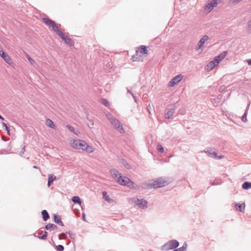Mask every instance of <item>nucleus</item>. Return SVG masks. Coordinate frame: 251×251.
<instances>
[{"label":"nucleus","mask_w":251,"mask_h":251,"mask_svg":"<svg viewBox=\"0 0 251 251\" xmlns=\"http://www.w3.org/2000/svg\"><path fill=\"white\" fill-rule=\"evenodd\" d=\"M167 182L162 178H158L155 180H150L143 184V187L144 189H150L151 188H159L163 187L167 184Z\"/></svg>","instance_id":"nucleus-1"},{"label":"nucleus","mask_w":251,"mask_h":251,"mask_svg":"<svg viewBox=\"0 0 251 251\" xmlns=\"http://www.w3.org/2000/svg\"><path fill=\"white\" fill-rule=\"evenodd\" d=\"M116 181L119 184L122 185L127 186L132 188L137 189L138 188L137 185L129 178L126 176H123L122 175H120V176L118 177V179H116Z\"/></svg>","instance_id":"nucleus-2"},{"label":"nucleus","mask_w":251,"mask_h":251,"mask_svg":"<svg viewBox=\"0 0 251 251\" xmlns=\"http://www.w3.org/2000/svg\"><path fill=\"white\" fill-rule=\"evenodd\" d=\"M43 21L49 28H51V29L54 30L56 34L60 30L59 29V26H60V25H57L53 21L48 18H43Z\"/></svg>","instance_id":"nucleus-3"},{"label":"nucleus","mask_w":251,"mask_h":251,"mask_svg":"<svg viewBox=\"0 0 251 251\" xmlns=\"http://www.w3.org/2000/svg\"><path fill=\"white\" fill-rule=\"evenodd\" d=\"M148 50L147 47L145 46H141L138 48V50H136V54L133 56L134 61H143V59L141 57H138V56H140V54H148Z\"/></svg>","instance_id":"nucleus-4"},{"label":"nucleus","mask_w":251,"mask_h":251,"mask_svg":"<svg viewBox=\"0 0 251 251\" xmlns=\"http://www.w3.org/2000/svg\"><path fill=\"white\" fill-rule=\"evenodd\" d=\"M109 120L111 125L121 133L124 132V129L120 122L116 119L114 118H109Z\"/></svg>","instance_id":"nucleus-5"},{"label":"nucleus","mask_w":251,"mask_h":251,"mask_svg":"<svg viewBox=\"0 0 251 251\" xmlns=\"http://www.w3.org/2000/svg\"><path fill=\"white\" fill-rule=\"evenodd\" d=\"M80 150L86 151L88 153H92L94 151L95 149L92 146L89 145L85 141L82 140L80 146Z\"/></svg>","instance_id":"nucleus-6"},{"label":"nucleus","mask_w":251,"mask_h":251,"mask_svg":"<svg viewBox=\"0 0 251 251\" xmlns=\"http://www.w3.org/2000/svg\"><path fill=\"white\" fill-rule=\"evenodd\" d=\"M57 34L60 36V37L63 40L64 42L69 45L70 46H72L74 45L73 41L68 36L65 35L61 30L58 31Z\"/></svg>","instance_id":"nucleus-7"},{"label":"nucleus","mask_w":251,"mask_h":251,"mask_svg":"<svg viewBox=\"0 0 251 251\" xmlns=\"http://www.w3.org/2000/svg\"><path fill=\"white\" fill-rule=\"evenodd\" d=\"M218 5L217 0H210L205 7V10L207 12H210L212 10Z\"/></svg>","instance_id":"nucleus-8"},{"label":"nucleus","mask_w":251,"mask_h":251,"mask_svg":"<svg viewBox=\"0 0 251 251\" xmlns=\"http://www.w3.org/2000/svg\"><path fill=\"white\" fill-rule=\"evenodd\" d=\"M179 245L178 242L176 240H172L167 243L164 247L167 250H171L177 247Z\"/></svg>","instance_id":"nucleus-9"},{"label":"nucleus","mask_w":251,"mask_h":251,"mask_svg":"<svg viewBox=\"0 0 251 251\" xmlns=\"http://www.w3.org/2000/svg\"><path fill=\"white\" fill-rule=\"evenodd\" d=\"M82 140L79 139H71L70 141V145L71 147L75 149L80 150V146Z\"/></svg>","instance_id":"nucleus-10"},{"label":"nucleus","mask_w":251,"mask_h":251,"mask_svg":"<svg viewBox=\"0 0 251 251\" xmlns=\"http://www.w3.org/2000/svg\"><path fill=\"white\" fill-rule=\"evenodd\" d=\"M227 51H224L222 53H221L220 54H219L218 56H216L214 60L212 61L214 63V64L216 65V66H217L219 65L220 61H221L222 59H223L227 55Z\"/></svg>","instance_id":"nucleus-11"},{"label":"nucleus","mask_w":251,"mask_h":251,"mask_svg":"<svg viewBox=\"0 0 251 251\" xmlns=\"http://www.w3.org/2000/svg\"><path fill=\"white\" fill-rule=\"evenodd\" d=\"M183 78V76L181 75H178L173 78L169 82L168 86L169 87H173L176 84L180 82Z\"/></svg>","instance_id":"nucleus-12"},{"label":"nucleus","mask_w":251,"mask_h":251,"mask_svg":"<svg viewBox=\"0 0 251 251\" xmlns=\"http://www.w3.org/2000/svg\"><path fill=\"white\" fill-rule=\"evenodd\" d=\"M209 39V37L207 35L203 36L202 38L200 40L198 44L199 49H201L203 47L205 42L207 41Z\"/></svg>","instance_id":"nucleus-13"},{"label":"nucleus","mask_w":251,"mask_h":251,"mask_svg":"<svg viewBox=\"0 0 251 251\" xmlns=\"http://www.w3.org/2000/svg\"><path fill=\"white\" fill-rule=\"evenodd\" d=\"M1 57L9 65H11L13 64V62L10 57L6 53L2 54Z\"/></svg>","instance_id":"nucleus-14"},{"label":"nucleus","mask_w":251,"mask_h":251,"mask_svg":"<svg viewBox=\"0 0 251 251\" xmlns=\"http://www.w3.org/2000/svg\"><path fill=\"white\" fill-rule=\"evenodd\" d=\"M136 204L141 208H145L147 207V201L143 199H138L136 201Z\"/></svg>","instance_id":"nucleus-15"},{"label":"nucleus","mask_w":251,"mask_h":251,"mask_svg":"<svg viewBox=\"0 0 251 251\" xmlns=\"http://www.w3.org/2000/svg\"><path fill=\"white\" fill-rule=\"evenodd\" d=\"M110 173L112 176L116 179H118V177H119L120 175H121V174L119 173L118 171L115 169L111 170L110 171Z\"/></svg>","instance_id":"nucleus-16"},{"label":"nucleus","mask_w":251,"mask_h":251,"mask_svg":"<svg viewBox=\"0 0 251 251\" xmlns=\"http://www.w3.org/2000/svg\"><path fill=\"white\" fill-rule=\"evenodd\" d=\"M56 179V177L55 176H53V175H49L48 176V187H50L51 185V183L55 180Z\"/></svg>","instance_id":"nucleus-17"},{"label":"nucleus","mask_w":251,"mask_h":251,"mask_svg":"<svg viewBox=\"0 0 251 251\" xmlns=\"http://www.w3.org/2000/svg\"><path fill=\"white\" fill-rule=\"evenodd\" d=\"M45 228L47 230H53L57 229V226L54 224H48L46 226Z\"/></svg>","instance_id":"nucleus-18"},{"label":"nucleus","mask_w":251,"mask_h":251,"mask_svg":"<svg viewBox=\"0 0 251 251\" xmlns=\"http://www.w3.org/2000/svg\"><path fill=\"white\" fill-rule=\"evenodd\" d=\"M216 66L213 62L210 61L205 67V69L207 71H211L214 67Z\"/></svg>","instance_id":"nucleus-19"},{"label":"nucleus","mask_w":251,"mask_h":251,"mask_svg":"<svg viewBox=\"0 0 251 251\" xmlns=\"http://www.w3.org/2000/svg\"><path fill=\"white\" fill-rule=\"evenodd\" d=\"M54 222L57 223V224L61 226H63L64 224L63 222H62L61 218L60 217L57 216V215H54Z\"/></svg>","instance_id":"nucleus-20"},{"label":"nucleus","mask_w":251,"mask_h":251,"mask_svg":"<svg viewBox=\"0 0 251 251\" xmlns=\"http://www.w3.org/2000/svg\"><path fill=\"white\" fill-rule=\"evenodd\" d=\"M46 124L48 126H49L50 128H55V125L54 124L53 122L50 119H47L46 121Z\"/></svg>","instance_id":"nucleus-21"},{"label":"nucleus","mask_w":251,"mask_h":251,"mask_svg":"<svg viewBox=\"0 0 251 251\" xmlns=\"http://www.w3.org/2000/svg\"><path fill=\"white\" fill-rule=\"evenodd\" d=\"M72 201L74 203H77L79 204H81V200L78 196H74L72 197Z\"/></svg>","instance_id":"nucleus-22"},{"label":"nucleus","mask_w":251,"mask_h":251,"mask_svg":"<svg viewBox=\"0 0 251 251\" xmlns=\"http://www.w3.org/2000/svg\"><path fill=\"white\" fill-rule=\"evenodd\" d=\"M42 215L44 221H47L49 218V215L46 210H44L42 211Z\"/></svg>","instance_id":"nucleus-23"},{"label":"nucleus","mask_w":251,"mask_h":251,"mask_svg":"<svg viewBox=\"0 0 251 251\" xmlns=\"http://www.w3.org/2000/svg\"><path fill=\"white\" fill-rule=\"evenodd\" d=\"M245 205L241 204H237L236 205V208L237 210H239L241 212H242L245 209Z\"/></svg>","instance_id":"nucleus-24"},{"label":"nucleus","mask_w":251,"mask_h":251,"mask_svg":"<svg viewBox=\"0 0 251 251\" xmlns=\"http://www.w3.org/2000/svg\"><path fill=\"white\" fill-rule=\"evenodd\" d=\"M242 187L244 189H249L251 188V182H245L243 183Z\"/></svg>","instance_id":"nucleus-25"},{"label":"nucleus","mask_w":251,"mask_h":251,"mask_svg":"<svg viewBox=\"0 0 251 251\" xmlns=\"http://www.w3.org/2000/svg\"><path fill=\"white\" fill-rule=\"evenodd\" d=\"M102 195L105 200L108 202H111L112 200L110 199L107 195V193L105 191L102 192Z\"/></svg>","instance_id":"nucleus-26"},{"label":"nucleus","mask_w":251,"mask_h":251,"mask_svg":"<svg viewBox=\"0 0 251 251\" xmlns=\"http://www.w3.org/2000/svg\"><path fill=\"white\" fill-rule=\"evenodd\" d=\"M100 101L101 104H103L104 105H105L107 107L109 106V105H110L109 103L107 100L104 99H101L100 100Z\"/></svg>","instance_id":"nucleus-27"},{"label":"nucleus","mask_w":251,"mask_h":251,"mask_svg":"<svg viewBox=\"0 0 251 251\" xmlns=\"http://www.w3.org/2000/svg\"><path fill=\"white\" fill-rule=\"evenodd\" d=\"M157 150L158 151L163 153L164 152V149L161 145H158L157 146Z\"/></svg>","instance_id":"nucleus-28"},{"label":"nucleus","mask_w":251,"mask_h":251,"mask_svg":"<svg viewBox=\"0 0 251 251\" xmlns=\"http://www.w3.org/2000/svg\"><path fill=\"white\" fill-rule=\"evenodd\" d=\"M247 112H245V114L242 116V120L244 122H246L247 121Z\"/></svg>","instance_id":"nucleus-29"},{"label":"nucleus","mask_w":251,"mask_h":251,"mask_svg":"<svg viewBox=\"0 0 251 251\" xmlns=\"http://www.w3.org/2000/svg\"><path fill=\"white\" fill-rule=\"evenodd\" d=\"M47 235H48V233H47V232L45 231L44 235H42V236L40 237L39 238H40L41 239L45 240L47 238Z\"/></svg>","instance_id":"nucleus-30"},{"label":"nucleus","mask_w":251,"mask_h":251,"mask_svg":"<svg viewBox=\"0 0 251 251\" xmlns=\"http://www.w3.org/2000/svg\"><path fill=\"white\" fill-rule=\"evenodd\" d=\"M56 249L59 251H62L64 250V247L62 245H58L56 246Z\"/></svg>","instance_id":"nucleus-31"},{"label":"nucleus","mask_w":251,"mask_h":251,"mask_svg":"<svg viewBox=\"0 0 251 251\" xmlns=\"http://www.w3.org/2000/svg\"><path fill=\"white\" fill-rule=\"evenodd\" d=\"M172 116V113L171 112H168L167 113L165 114V118L166 119H169Z\"/></svg>","instance_id":"nucleus-32"},{"label":"nucleus","mask_w":251,"mask_h":251,"mask_svg":"<svg viewBox=\"0 0 251 251\" xmlns=\"http://www.w3.org/2000/svg\"><path fill=\"white\" fill-rule=\"evenodd\" d=\"M26 57L31 64H33L34 63V61L28 55H27Z\"/></svg>","instance_id":"nucleus-33"},{"label":"nucleus","mask_w":251,"mask_h":251,"mask_svg":"<svg viewBox=\"0 0 251 251\" xmlns=\"http://www.w3.org/2000/svg\"><path fill=\"white\" fill-rule=\"evenodd\" d=\"M66 238V235L65 233H61L59 235V238L60 239H65Z\"/></svg>","instance_id":"nucleus-34"},{"label":"nucleus","mask_w":251,"mask_h":251,"mask_svg":"<svg viewBox=\"0 0 251 251\" xmlns=\"http://www.w3.org/2000/svg\"><path fill=\"white\" fill-rule=\"evenodd\" d=\"M66 127L71 131L74 132V128L73 126L69 125H67Z\"/></svg>","instance_id":"nucleus-35"},{"label":"nucleus","mask_w":251,"mask_h":251,"mask_svg":"<svg viewBox=\"0 0 251 251\" xmlns=\"http://www.w3.org/2000/svg\"><path fill=\"white\" fill-rule=\"evenodd\" d=\"M248 29L251 31V20L249 21L248 24Z\"/></svg>","instance_id":"nucleus-36"},{"label":"nucleus","mask_w":251,"mask_h":251,"mask_svg":"<svg viewBox=\"0 0 251 251\" xmlns=\"http://www.w3.org/2000/svg\"><path fill=\"white\" fill-rule=\"evenodd\" d=\"M242 0H230V1L232 3H238Z\"/></svg>","instance_id":"nucleus-37"},{"label":"nucleus","mask_w":251,"mask_h":251,"mask_svg":"<svg viewBox=\"0 0 251 251\" xmlns=\"http://www.w3.org/2000/svg\"><path fill=\"white\" fill-rule=\"evenodd\" d=\"M213 154L214 155L215 158H223V156L222 155H221L220 156H217V153H216V152H213Z\"/></svg>","instance_id":"nucleus-38"},{"label":"nucleus","mask_w":251,"mask_h":251,"mask_svg":"<svg viewBox=\"0 0 251 251\" xmlns=\"http://www.w3.org/2000/svg\"><path fill=\"white\" fill-rule=\"evenodd\" d=\"M185 248H180L176 250H175V251H184Z\"/></svg>","instance_id":"nucleus-39"},{"label":"nucleus","mask_w":251,"mask_h":251,"mask_svg":"<svg viewBox=\"0 0 251 251\" xmlns=\"http://www.w3.org/2000/svg\"><path fill=\"white\" fill-rule=\"evenodd\" d=\"M25 147H24V148H23V149L22 150V151H21V152L20 153L21 155H22L24 153V152L25 151Z\"/></svg>","instance_id":"nucleus-40"},{"label":"nucleus","mask_w":251,"mask_h":251,"mask_svg":"<svg viewBox=\"0 0 251 251\" xmlns=\"http://www.w3.org/2000/svg\"><path fill=\"white\" fill-rule=\"evenodd\" d=\"M2 125L5 127V129H7L8 127L7 126L6 124L4 123H2Z\"/></svg>","instance_id":"nucleus-41"},{"label":"nucleus","mask_w":251,"mask_h":251,"mask_svg":"<svg viewBox=\"0 0 251 251\" xmlns=\"http://www.w3.org/2000/svg\"><path fill=\"white\" fill-rule=\"evenodd\" d=\"M247 62L248 63L249 65H251V59L248 60Z\"/></svg>","instance_id":"nucleus-42"},{"label":"nucleus","mask_w":251,"mask_h":251,"mask_svg":"<svg viewBox=\"0 0 251 251\" xmlns=\"http://www.w3.org/2000/svg\"><path fill=\"white\" fill-rule=\"evenodd\" d=\"M4 53H5V52H4L3 50H2L1 51V52H0V56L1 57L2 55V54H4Z\"/></svg>","instance_id":"nucleus-43"},{"label":"nucleus","mask_w":251,"mask_h":251,"mask_svg":"<svg viewBox=\"0 0 251 251\" xmlns=\"http://www.w3.org/2000/svg\"><path fill=\"white\" fill-rule=\"evenodd\" d=\"M7 132V133L8 135H10V132H9V127L7 129H6Z\"/></svg>","instance_id":"nucleus-44"},{"label":"nucleus","mask_w":251,"mask_h":251,"mask_svg":"<svg viewBox=\"0 0 251 251\" xmlns=\"http://www.w3.org/2000/svg\"><path fill=\"white\" fill-rule=\"evenodd\" d=\"M0 119H1L2 120H3L4 119L0 115Z\"/></svg>","instance_id":"nucleus-45"},{"label":"nucleus","mask_w":251,"mask_h":251,"mask_svg":"<svg viewBox=\"0 0 251 251\" xmlns=\"http://www.w3.org/2000/svg\"><path fill=\"white\" fill-rule=\"evenodd\" d=\"M33 168L34 169H38V167L36 166H34Z\"/></svg>","instance_id":"nucleus-46"},{"label":"nucleus","mask_w":251,"mask_h":251,"mask_svg":"<svg viewBox=\"0 0 251 251\" xmlns=\"http://www.w3.org/2000/svg\"><path fill=\"white\" fill-rule=\"evenodd\" d=\"M2 50L3 49L0 47V52H1Z\"/></svg>","instance_id":"nucleus-47"},{"label":"nucleus","mask_w":251,"mask_h":251,"mask_svg":"<svg viewBox=\"0 0 251 251\" xmlns=\"http://www.w3.org/2000/svg\"><path fill=\"white\" fill-rule=\"evenodd\" d=\"M128 166H129V165L127 164V166H126V168H127L129 169V168L128 167Z\"/></svg>","instance_id":"nucleus-48"}]
</instances>
